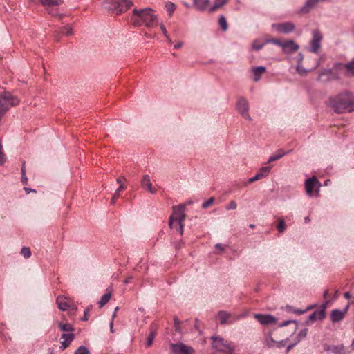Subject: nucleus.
<instances>
[{
    "instance_id": "obj_18",
    "label": "nucleus",
    "mask_w": 354,
    "mask_h": 354,
    "mask_svg": "<svg viewBox=\"0 0 354 354\" xmlns=\"http://www.w3.org/2000/svg\"><path fill=\"white\" fill-rule=\"evenodd\" d=\"M118 3L115 11L116 14L124 12L133 6V2L131 0H119Z\"/></svg>"
},
{
    "instance_id": "obj_7",
    "label": "nucleus",
    "mask_w": 354,
    "mask_h": 354,
    "mask_svg": "<svg viewBox=\"0 0 354 354\" xmlns=\"http://www.w3.org/2000/svg\"><path fill=\"white\" fill-rule=\"evenodd\" d=\"M236 109L239 113L245 119L251 121L252 118L250 116L249 111V103L248 101L243 97L238 99L236 103Z\"/></svg>"
},
{
    "instance_id": "obj_37",
    "label": "nucleus",
    "mask_w": 354,
    "mask_h": 354,
    "mask_svg": "<svg viewBox=\"0 0 354 354\" xmlns=\"http://www.w3.org/2000/svg\"><path fill=\"white\" fill-rule=\"evenodd\" d=\"M21 254L26 258L28 259L31 256V250L30 248L23 247L21 250Z\"/></svg>"
},
{
    "instance_id": "obj_34",
    "label": "nucleus",
    "mask_w": 354,
    "mask_h": 354,
    "mask_svg": "<svg viewBox=\"0 0 354 354\" xmlns=\"http://www.w3.org/2000/svg\"><path fill=\"white\" fill-rule=\"evenodd\" d=\"M218 23L223 30L225 31L227 29V23L224 16L220 17Z\"/></svg>"
},
{
    "instance_id": "obj_49",
    "label": "nucleus",
    "mask_w": 354,
    "mask_h": 354,
    "mask_svg": "<svg viewBox=\"0 0 354 354\" xmlns=\"http://www.w3.org/2000/svg\"><path fill=\"white\" fill-rule=\"evenodd\" d=\"M259 179H261V178L259 176L258 174H257L254 176L248 179V183H252Z\"/></svg>"
},
{
    "instance_id": "obj_16",
    "label": "nucleus",
    "mask_w": 354,
    "mask_h": 354,
    "mask_svg": "<svg viewBox=\"0 0 354 354\" xmlns=\"http://www.w3.org/2000/svg\"><path fill=\"white\" fill-rule=\"evenodd\" d=\"M56 301L58 308L63 311L69 310L72 306L71 300L63 295L58 296Z\"/></svg>"
},
{
    "instance_id": "obj_25",
    "label": "nucleus",
    "mask_w": 354,
    "mask_h": 354,
    "mask_svg": "<svg viewBox=\"0 0 354 354\" xmlns=\"http://www.w3.org/2000/svg\"><path fill=\"white\" fill-rule=\"evenodd\" d=\"M331 69H333V71L337 73L339 75L340 72H343L345 75L346 64L335 62Z\"/></svg>"
},
{
    "instance_id": "obj_3",
    "label": "nucleus",
    "mask_w": 354,
    "mask_h": 354,
    "mask_svg": "<svg viewBox=\"0 0 354 354\" xmlns=\"http://www.w3.org/2000/svg\"><path fill=\"white\" fill-rule=\"evenodd\" d=\"M212 346L216 350L232 354L234 348L232 344L230 342H228L220 337H212Z\"/></svg>"
},
{
    "instance_id": "obj_11",
    "label": "nucleus",
    "mask_w": 354,
    "mask_h": 354,
    "mask_svg": "<svg viewBox=\"0 0 354 354\" xmlns=\"http://www.w3.org/2000/svg\"><path fill=\"white\" fill-rule=\"evenodd\" d=\"M254 318L262 325L275 324L277 319L271 315L254 314Z\"/></svg>"
},
{
    "instance_id": "obj_26",
    "label": "nucleus",
    "mask_w": 354,
    "mask_h": 354,
    "mask_svg": "<svg viewBox=\"0 0 354 354\" xmlns=\"http://www.w3.org/2000/svg\"><path fill=\"white\" fill-rule=\"evenodd\" d=\"M312 308V306L308 307L306 309L301 310V309H297L291 306H286V308L288 312L293 313L297 315H302L307 312V310H310Z\"/></svg>"
},
{
    "instance_id": "obj_15",
    "label": "nucleus",
    "mask_w": 354,
    "mask_h": 354,
    "mask_svg": "<svg viewBox=\"0 0 354 354\" xmlns=\"http://www.w3.org/2000/svg\"><path fill=\"white\" fill-rule=\"evenodd\" d=\"M324 348L326 351L333 354H349L351 353L343 344L326 346Z\"/></svg>"
},
{
    "instance_id": "obj_47",
    "label": "nucleus",
    "mask_w": 354,
    "mask_h": 354,
    "mask_svg": "<svg viewBox=\"0 0 354 354\" xmlns=\"http://www.w3.org/2000/svg\"><path fill=\"white\" fill-rule=\"evenodd\" d=\"M21 182L23 184L26 185L28 183V178L26 176L24 165L21 167Z\"/></svg>"
},
{
    "instance_id": "obj_46",
    "label": "nucleus",
    "mask_w": 354,
    "mask_h": 354,
    "mask_svg": "<svg viewBox=\"0 0 354 354\" xmlns=\"http://www.w3.org/2000/svg\"><path fill=\"white\" fill-rule=\"evenodd\" d=\"M62 33L66 35H71L73 33V29L72 27L70 26H65L63 28Z\"/></svg>"
},
{
    "instance_id": "obj_42",
    "label": "nucleus",
    "mask_w": 354,
    "mask_h": 354,
    "mask_svg": "<svg viewBox=\"0 0 354 354\" xmlns=\"http://www.w3.org/2000/svg\"><path fill=\"white\" fill-rule=\"evenodd\" d=\"M296 71L297 72L301 75H304L307 73L308 71L306 70L302 66H301V64H297V66H296Z\"/></svg>"
},
{
    "instance_id": "obj_62",
    "label": "nucleus",
    "mask_w": 354,
    "mask_h": 354,
    "mask_svg": "<svg viewBox=\"0 0 354 354\" xmlns=\"http://www.w3.org/2000/svg\"><path fill=\"white\" fill-rule=\"evenodd\" d=\"M118 310V307H116L115 308V310H114L113 313V316H112V319L113 320L116 317V313H117Z\"/></svg>"
},
{
    "instance_id": "obj_19",
    "label": "nucleus",
    "mask_w": 354,
    "mask_h": 354,
    "mask_svg": "<svg viewBox=\"0 0 354 354\" xmlns=\"http://www.w3.org/2000/svg\"><path fill=\"white\" fill-rule=\"evenodd\" d=\"M61 339L64 340L61 342L60 348L62 350H64L69 346V344L73 340L74 335L73 333H64L62 335Z\"/></svg>"
},
{
    "instance_id": "obj_60",
    "label": "nucleus",
    "mask_w": 354,
    "mask_h": 354,
    "mask_svg": "<svg viewBox=\"0 0 354 354\" xmlns=\"http://www.w3.org/2000/svg\"><path fill=\"white\" fill-rule=\"evenodd\" d=\"M351 295L350 292H346L344 293V297L346 299H348L351 298Z\"/></svg>"
},
{
    "instance_id": "obj_10",
    "label": "nucleus",
    "mask_w": 354,
    "mask_h": 354,
    "mask_svg": "<svg viewBox=\"0 0 354 354\" xmlns=\"http://www.w3.org/2000/svg\"><path fill=\"white\" fill-rule=\"evenodd\" d=\"M320 183L316 177L313 176L312 178H308L305 181V189L307 194L310 196L313 195L314 189H317L318 192L319 189Z\"/></svg>"
},
{
    "instance_id": "obj_14",
    "label": "nucleus",
    "mask_w": 354,
    "mask_h": 354,
    "mask_svg": "<svg viewBox=\"0 0 354 354\" xmlns=\"http://www.w3.org/2000/svg\"><path fill=\"white\" fill-rule=\"evenodd\" d=\"M140 184L142 187L147 190L148 192L151 193V194H156L157 189L152 186V183L149 175L145 174L142 176Z\"/></svg>"
},
{
    "instance_id": "obj_36",
    "label": "nucleus",
    "mask_w": 354,
    "mask_h": 354,
    "mask_svg": "<svg viewBox=\"0 0 354 354\" xmlns=\"http://www.w3.org/2000/svg\"><path fill=\"white\" fill-rule=\"evenodd\" d=\"M308 333V329L304 328L301 330L297 335V340L296 342V344L299 343L302 339H304Z\"/></svg>"
},
{
    "instance_id": "obj_59",
    "label": "nucleus",
    "mask_w": 354,
    "mask_h": 354,
    "mask_svg": "<svg viewBox=\"0 0 354 354\" xmlns=\"http://www.w3.org/2000/svg\"><path fill=\"white\" fill-rule=\"evenodd\" d=\"M110 330L111 333H113V320L112 319L109 324Z\"/></svg>"
},
{
    "instance_id": "obj_50",
    "label": "nucleus",
    "mask_w": 354,
    "mask_h": 354,
    "mask_svg": "<svg viewBox=\"0 0 354 354\" xmlns=\"http://www.w3.org/2000/svg\"><path fill=\"white\" fill-rule=\"evenodd\" d=\"M286 344V341L284 340H281V341H276V344H275V346L274 347H277V348H282L285 346Z\"/></svg>"
},
{
    "instance_id": "obj_35",
    "label": "nucleus",
    "mask_w": 354,
    "mask_h": 354,
    "mask_svg": "<svg viewBox=\"0 0 354 354\" xmlns=\"http://www.w3.org/2000/svg\"><path fill=\"white\" fill-rule=\"evenodd\" d=\"M117 183L120 184V186L119 187L116 189L115 192V198H118L119 195H120V192L122 190V189H125V187L124 185L122 183V180L120 178H118L117 179Z\"/></svg>"
},
{
    "instance_id": "obj_52",
    "label": "nucleus",
    "mask_w": 354,
    "mask_h": 354,
    "mask_svg": "<svg viewBox=\"0 0 354 354\" xmlns=\"http://www.w3.org/2000/svg\"><path fill=\"white\" fill-rule=\"evenodd\" d=\"M88 309H86L84 310V317H82V320L83 321H86L88 320Z\"/></svg>"
},
{
    "instance_id": "obj_1",
    "label": "nucleus",
    "mask_w": 354,
    "mask_h": 354,
    "mask_svg": "<svg viewBox=\"0 0 354 354\" xmlns=\"http://www.w3.org/2000/svg\"><path fill=\"white\" fill-rule=\"evenodd\" d=\"M131 21L135 26L145 25L147 27H153L158 24V18L150 8L134 9L131 17Z\"/></svg>"
},
{
    "instance_id": "obj_40",
    "label": "nucleus",
    "mask_w": 354,
    "mask_h": 354,
    "mask_svg": "<svg viewBox=\"0 0 354 354\" xmlns=\"http://www.w3.org/2000/svg\"><path fill=\"white\" fill-rule=\"evenodd\" d=\"M75 354H89L88 349L84 346H80L75 352Z\"/></svg>"
},
{
    "instance_id": "obj_33",
    "label": "nucleus",
    "mask_w": 354,
    "mask_h": 354,
    "mask_svg": "<svg viewBox=\"0 0 354 354\" xmlns=\"http://www.w3.org/2000/svg\"><path fill=\"white\" fill-rule=\"evenodd\" d=\"M155 336H156L155 330H151L150 332V334L149 335V336L147 337V342H146V346L147 347H149L152 345L153 339L155 338Z\"/></svg>"
},
{
    "instance_id": "obj_51",
    "label": "nucleus",
    "mask_w": 354,
    "mask_h": 354,
    "mask_svg": "<svg viewBox=\"0 0 354 354\" xmlns=\"http://www.w3.org/2000/svg\"><path fill=\"white\" fill-rule=\"evenodd\" d=\"M291 322H293V323L297 324V322L295 320H287V321H284L283 323H281L279 325V326H281V327L286 326H287L288 324H289Z\"/></svg>"
},
{
    "instance_id": "obj_5",
    "label": "nucleus",
    "mask_w": 354,
    "mask_h": 354,
    "mask_svg": "<svg viewBox=\"0 0 354 354\" xmlns=\"http://www.w3.org/2000/svg\"><path fill=\"white\" fill-rule=\"evenodd\" d=\"M340 78L339 75L333 71L331 68H324L322 70L318 75V81L327 83L331 80H339Z\"/></svg>"
},
{
    "instance_id": "obj_39",
    "label": "nucleus",
    "mask_w": 354,
    "mask_h": 354,
    "mask_svg": "<svg viewBox=\"0 0 354 354\" xmlns=\"http://www.w3.org/2000/svg\"><path fill=\"white\" fill-rule=\"evenodd\" d=\"M267 43H265L263 42V43H260L259 41H254L253 43H252V49L254 50H261L263 46L266 44Z\"/></svg>"
},
{
    "instance_id": "obj_44",
    "label": "nucleus",
    "mask_w": 354,
    "mask_h": 354,
    "mask_svg": "<svg viewBox=\"0 0 354 354\" xmlns=\"http://www.w3.org/2000/svg\"><path fill=\"white\" fill-rule=\"evenodd\" d=\"M265 43L274 44H276L282 48L283 42H281L280 40H279L277 39H268V40L265 41Z\"/></svg>"
},
{
    "instance_id": "obj_29",
    "label": "nucleus",
    "mask_w": 354,
    "mask_h": 354,
    "mask_svg": "<svg viewBox=\"0 0 354 354\" xmlns=\"http://www.w3.org/2000/svg\"><path fill=\"white\" fill-rule=\"evenodd\" d=\"M270 169L271 167H263L260 169L257 174L261 178H263L266 177L269 174Z\"/></svg>"
},
{
    "instance_id": "obj_61",
    "label": "nucleus",
    "mask_w": 354,
    "mask_h": 354,
    "mask_svg": "<svg viewBox=\"0 0 354 354\" xmlns=\"http://www.w3.org/2000/svg\"><path fill=\"white\" fill-rule=\"evenodd\" d=\"M131 279H132V277H131V276H130V277H127V278L124 281V283L125 284H127V283H129V282H130V281H131Z\"/></svg>"
},
{
    "instance_id": "obj_38",
    "label": "nucleus",
    "mask_w": 354,
    "mask_h": 354,
    "mask_svg": "<svg viewBox=\"0 0 354 354\" xmlns=\"http://www.w3.org/2000/svg\"><path fill=\"white\" fill-rule=\"evenodd\" d=\"M265 343L268 347H274L276 341L270 335H268L265 339Z\"/></svg>"
},
{
    "instance_id": "obj_53",
    "label": "nucleus",
    "mask_w": 354,
    "mask_h": 354,
    "mask_svg": "<svg viewBox=\"0 0 354 354\" xmlns=\"http://www.w3.org/2000/svg\"><path fill=\"white\" fill-rule=\"evenodd\" d=\"M179 225V232L182 235L183 234V222L177 223Z\"/></svg>"
},
{
    "instance_id": "obj_48",
    "label": "nucleus",
    "mask_w": 354,
    "mask_h": 354,
    "mask_svg": "<svg viewBox=\"0 0 354 354\" xmlns=\"http://www.w3.org/2000/svg\"><path fill=\"white\" fill-rule=\"evenodd\" d=\"M160 29H161L163 35H165V37L167 38L168 42L170 44L171 42V40L169 37L166 28L163 24H160Z\"/></svg>"
},
{
    "instance_id": "obj_23",
    "label": "nucleus",
    "mask_w": 354,
    "mask_h": 354,
    "mask_svg": "<svg viewBox=\"0 0 354 354\" xmlns=\"http://www.w3.org/2000/svg\"><path fill=\"white\" fill-rule=\"evenodd\" d=\"M232 317L231 314L227 313L226 311L221 310L218 313V317L220 319V323L221 324H225L227 323H230L229 319Z\"/></svg>"
},
{
    "instance_id": "obj_28",
    "label": "nucleus",
    "mask_w": 354,
    "mask_h": 354,
    "mask_svg": "<svg viewBox=\"0 0 354 354\" xmlns=\"http://www.w3.org/2000/svg\"><path fill=\"white\" fill-rule=\"evenodd\" d=\"M286 153L283 152L282 151H279L277 154L272 155L269 158V159L268 160V163H270V162H274V161H276V160L280 159L281 158L284 156L286 155Z\"/></svg>"
},
{
    "instance_id": "obj_31",
    "label": "nucleus",
    "mask_w": 354,
    "mask_h": 354,
    "mask_svg": "<svg viewBox=\"0 0 354 354\" xmlns=\"http://www.w3.org/2000/svg\"><path fill=\"white\" fill-rule=\"evenodd\" d=\"M165 8L167 12L169 13V15L171 16L176 10V5L174 3L167 2L165 4Z\"/></svg>"
},
{
    "instance_id": "obj_30",
    "label": "nucleus",
    "mask_w": 354,
    "mask_h": 354,
    "mask_svg": "<svg viewBox=\"0 0 354 354\" xmlns=\"http://www.w3.org/2000/svg\"><path fill=\"white\" fill-rule=\"evenodd\" d=\"M111 293H106V294L103 295L98 303L100 305V307H102L106 304H107L111 298Z\"/></svg>"
},
{
    "instance_id": "obj_12",
    "label": "nucleus",
    "mask_w": 354,
    "mask_h": 354,
    "mask_svg": "<svg viewBox=\"0 0 354 354\" xmlns=\"http://www.w3.org/2000/svg\"><path fill=\"white\" fill-rule=\"evenodd\" d=\"M348 308H349V304H348L343 310H339V309H334L332 310L331 312V315H330V318H331V321L333 322H338L341 320H342L348 310Z\"/></svg>"
},
{
    "instance_id": "obj_20",
    "label": "nucleus",
    "mask_w": 354,
    "mask_h": 354,
    "mask_svg": "<svg viewBox=\"0 0 354 354\" xmlns=\"http://www.w3.org/2000/svg\"><path fill=\"white\" fill-rule=\"evenodd\" d=\"M194 6L199 11H204L209 3V0H193Z\"/></svg>"
},
{
    "instance_id": "obj_21",
    "label": "nucleus",
    "mask_w": 354,
    "mask_h": 354,
    "mask_svg": "<svg viewBox=\"0 0 354 354\" xmlns=\"http://www.w3.org/2000/svg\"><path fill=\"white\" fill-rule=\"evenodd\" d=\"M119 0H105L103 2V6L105 9L113 12L116 11L117 6H118Z\"/></svg>"
},
{
    "instance_id": "obj_45",
    "label": "nucleus",
    "mask_w": 354,
    "mask_h": 354,
    "mask_svg": "<svg viewBox=\"0 0 354 354\" xmlns=\"http://www.w3.org/2000/svg\"><path fill=\"white\" fill-rule=\"evenodd\" d=\"M237 207L236 203L234 201H231L228 205L225 206L227 210L235 209Z\"/></svg>"
},
{
    "instance_id": "obj_4",
    "label": "nucleus",
    "mask_w": 354,
    "mask_h": 354,
    "mask_svg": "<svg viewBox=\"0 0 354 354\" xmlns=\"http://www.w3.org/2000/svg\"><path fill=\"white\" fill-rule=\"evenodd\" d=\"M185 205H180L177 207H173V214L169 217V226L172 228L174 223L183 222L185 218Z\"/></svg>"
},
{
    "instance_id": "obj_41",
    "label": "nucleus",
    "mask_w": 354,
    "mask_h": 354,
    "mask_svg": "<svg viewBox=\"0 0 354 354\" xmlns=\"http://www.w3.org/2000/svg\"><path fill=\"white\" fill-rule=\"evenodd\" d=\"M214 201H215V198L214 197L209 198L207 201H205L202 204V208H203V209L208 208L209 206H211L214 203Z\"/></svg>"
},
{
    "instance_id": "obj_22",
    "label": "nucleus",
    "mask_w": 354,
    "mask_h": 354,
    "mask_svg": "<svg viewBox=\"0 0 354 354\" xmlns=\"http://www.w3.org/2000/svg\"><path fill=\"white\" fill-rule=\"evenodd\" d=\"M266 71V68L264 66H257V67L253 68L252 71V73L254 75V80L255 82H258L260 80L262 74L263 73H265Z\"/></svg>"
},
{
    "instance_id": "obj_9",
    "label": "nucleus",
    "mask_w": 354,
    "mask_h": 354,
    "mask_svg": "<svg viewBox=\"0 0 354 354\" xmlns=\"http://www.w3.org/2000/svg\"><path fill=\"white\" fill-rule=\"evenodd\" d=\"M171 348L174 354H194V349L183 343L171 344Z\"/></svg>"
},
{
    "instance_id": "obj_64",
    "label": "nucleus",
    "mask_w": 354,
    "mask_h": 354,
    "mask_svg": "<svg viewBox=\"0 0 354 354\" xmlns=\"http://www.w3.org/2000/svg\"><path fill=\"white\" fill-rule=\"evenodd\" d=\"M324 297L325 299H326L328 297V290H325L324 292Z\"/></svg>"
},
{
    "instance_id": "obj_24",
    "label": "nucleus",
    "mask_w": 354,
    "mask_h": 354,
    "mask_svg": "<svg viewBox=\"0 0 354 354\" xmlns=\"http://www.w3.org/2000/svg\"><path fill=\"white\" fill-rule=\"evenodd\" d=\"M345 76L354 77V59L346 64Z\"/></svg>"
},
{
    "instance_id": "obj_58",
    "label": "nucleus",
    "mask_w": 354,
    "mask_h": 354,
    "mask_svg": "<svg viewBox=\"0 0 354 354\" xmlns=\"http://www.w3.org/2000/svg\"><path fill=\"white\" fill-rule=\"evenodd\" d=\"M296 342L293 344H290L287 346V352L290 351L295 345H296Z\"/></svg>"
},
{
    "instance_id": "obj_32",
    "label": "nucleus",
    "mask_w": 354,
    "mask_h": 354,
    "mask_svg": "<svg viewBox=\"0 0 354 354\" xmlns=\"http://www.w3.org/2000/svg\"><path fill=\"white\" fill-rule=\"evenodd\" d=\"M59 328L65 332H71L73 330V328L71 324L59 323L58 324Z\"/></svg>"
},
{
    "instance_id": "obj_56",
    "label": "nucleus",
    "mask_w": 354,
    "mask_h": 354,
    "mask_svg": "<svg viewBox=\"0 0 354 354\" xmlns=\"http://www.w3.org/2000/svg\"><path fill=\"white\" fill-rule=\"evenodd\" d=\"M194 327H195V328H196L197 330H199V323H198V319H196V320H195V325H194Z\"/></svg>"
},
{
    "instance_id": "obj_54",
    "label": "nucleus",
    "mask_w": 354,
    "mask_h": 354,
    "mask_svg": "<svg viewBox=\"0 0 354 354\" xmlns=\"http://www.w3.org/2000/svg\"><path fill=\"white\" fill-rule=\"evenodd\" d=\"M215 248L221 252L224 250V246L221 243L216 244Z\"/></svg>"
},
{
    "instance_id": "obj_2",
    "label": "nucleus",
    "mask_w": 354,
    "mask_h": 354,
    "mask_svg": "<svg viewBox=\"0 0 354 354\" xmlns=\"http://www.w3.org/2000/svg\"><path fill=\"white\" fill-rule=\"evenodd\" d=\"M330 103L336 113L354 111V95L348 91L330 98Z\"/></svg>"
},
{
    "instance_id": "obj_13",
    "label": "nucleus",
    "mask_w": 354,
    "mask_h": 354,
    "mask_svg": "<svg viewBox=\"0 0 354 354\" xmlns=\"http://www.w3.org/2000/svg\"><path fill=\"white\" fill-rule=\"evenodd\" d=\"M326 306L323 305L320 310H315L311 315H309L306 324H309L311 322H313L317 319H323L326 316L325 312Z\"/></svg>"
},
{
    "instance_id": "obj_55",
    "label": "nucleus",
    "mask_w": 354,
    "mask_h": 354,
    "mask_svg": "<svg viewBox=\"0 0 354 354\" xmlns=\"http://www.w3.org/2000/svg\"><path fill=\"white\" fill-rule=\"evenodd\" d=\"M304 59V56L301 53L299 54L298 57V64H301L302 60Z\"/></svg>"
},
{
    "instance_id": "obj_17",
    "label": "nucleus",
    "mask_w": 354,
    "mask_h": 354,
    "mask_svg": "<svg viewBox=\"0 0 354 354\" xmlns=\"http://www.w3.org/2000/svg\"><path fill=\"white\" fill-rule=\"evenodd\" d=\"M299 46L295 44L292 40H288L283 43L282 50L283 53L290 54L296 52Z\"/></svg>"
},
{
    "instance_id": "obj_6",
    "label": "nucleus",
    "mask_w": 354,
    "mask_h": 354,
    "mask_svg": "<svg viewBox=\"0 0 354 354\" xmlns=\"http://www.w3.org/2000/svg\"><path fill=\"white\" fill-rule=\"evenodd\" d=\"M272 30L279 33L289 34L295 29V25L292 22L276 23L271 25Z\"/></svg>"
},
{
    "instance_id": "obj_8",
    "label": "nucleus",
    "mask_w": 354,
    "mask_h": 354,
    "mask_svg": "<svg viewBox=\"0 0 354 354\" xmlns=\"http://www.w3.org/2000/svg\"><path fill=\"white\" fill-rule=\"evenodd\" d=\"M322 35L318 30H315L313 32V37L310 43L309 51L317 54L321 47V41L322 40Z\"/></svg>"
},
{
    "instance_id": "obj_57",
    "label": "nucleus",
    "mask_w": 354,
    "mask_h": 354,
    "mask_svg": "<svg viewBox=\"0 0 354 354\" xmlns=\"http://www.w3.org/2000/svg\"><path fill=\"white\" fill-rule=\"evenodd\" d=\"M182 46H183V43H182V42H178L177 44H176L174 45V48H176V49H178V48H180Z\"/></svg>"
},
{
    "instance_id": "obj_43",
    "label": "nucleus",
    "mask_w": 354,
    "mask_h": 354,
    "mask_svg": "<svg viewBox=\"0 0 354 354\" xmlns=\"http://www.w3.org/2000/svg\"><path fill=\"white\" fill-rule=\"evenodd\" d=\"M286 228V224L282 218L279 219V223L277 225V230L279 232H283Z\"/></svg>"
},
{
    "instance_id": "obj_27",
    "label": "nucleus",
    "mask_w": 354,
    "mask_h": 354,
    "mask_svg": "<svg viewBox=\"0 0 354 354\" xmlns=\"http://www.w3.org/2000/svg\"><path fill=\"white\" fill-rule=\"evenodd\" d=\"M228 0H215L214 4L209 8V12H213L227 3Z\"/></svg>"
},
{
    "instance_id": "obj_63",
    "label": "nucleus",
    "mask_w": 354,
    "mask_h": 354,
    "mask_svg": "<svg viewBox=\"0 0 354 354\" xmlns=\"http://www.w3.org/2000/svg\"><path fill=\"white\" fill-rule=\"evenodd\" d=\"M24 189H25L26 194H29L30 192H32V189L30 188L25 187ZM32 192H35V190H32Z\"/></svg>"
}]
</instances>
